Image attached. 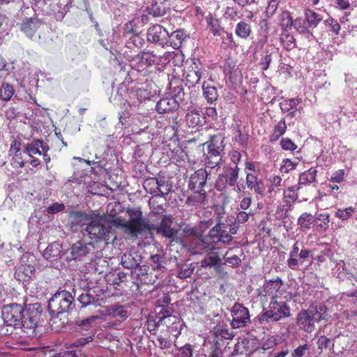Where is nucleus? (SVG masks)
Here are the masks:
<instances>
[{
  "label": "nucleus",
  "mask_w": 357,
  "mask_h": 357,
  "mask_svg": "<svg viewBox=\"0 0 357 357\" xmlns=\"http://www.w3.org/2000/svg\"><path fill=\"white\" fill-rule=\"evenodd\" d=\"M24 309L21 305L13 303L3 306L0 320V336L12 335L13 331L24 326L23 320Z\"/></svg>",
  "instance_id": "obj_1"
},
{
  "label": "nucleus",
  "mask_w": 357,
  "mask_h": 357,
  "mask_svg": "<svg viewBox=\"0 0 357 357\" xmlns=\"http://www.w3.org/2000/svg\"><path fill=\"white\" fill-rule=\"evenodd\" d=\"M327 307L325 305H310L307 310H301L297 314V325L300 329L311 333L315 330V324L326 319Z\"/></svg>",
  "instance_id": "obj_2"
},
{
  "label": "nucleus",
  "mask_w": 357,
  "mask_h": 357,
  "mask_svg": "<svg viewBox=\"0 0 357 357\" xmlns=\"http://www.w3.org/2000/svg\"><path fill=\"white\" fill-rule=\"evenodd\" d=\"M86 231L95 242L105 241L106 244L114 243L116 238L111 223L98 216L87 224Z\"/></svg>",
  "instance_id": "obj_3"
},
{
  "label": "nucleus",
  "mask_w": 357,
  "mask_h": 357,
  "mask_svg": "<svg viewBox=\"0 0 357 357\" xmlns=\"http://www.w3.org/2000/svg\"><path fill=\"white\" fill-rule=\"evenodd\" d=\"M257 296L261 302L282 300V298L291 299L292 294L288 292L284 287V282L280 278L265 280L262 287L257 289Z\"/></svg>",
  "instance_id": "obj_4"
},
{
  "label": "nucleus",
  "mask_w": 357,
  "mask_h": 357,
  "mask_svg": "<svg viewBox=\"0 0 357 357\" xmlns=\"http://www.w3.org/2000/svg\"><path fill=\"white\" fill-rule=\"evenodd\" d=\"M290 301L291 299L287 298L271 301L268 310H264L258 317L259 324L262 325L276 322L289 317L291 313L287 303Z\"/></svg>",
  "instance_id": "obj_5"
},
{
  "label": "nucleus",
  "mask_w": 357,
  "mask_h": 357,
  "mask_svg": "<svg viewBox=\"0 0 357 357\" xmlns=\"http://www.w3.org/2000/svg\"><path fill=\"white\" fill-rule=\"evenodd\" d=\"M130 218L126 222L124 231L131 237H137L145 231L151 233V224L143 216L141 211H128Z\"/></svg>",
  "instance_id": "obj_6"
},
{
  "label": "nucleus",
  "mask_w": 357,
  "mask_h": 357,
  "mask_svg": "<svg viewBox=\"0 0 357 357\" xmlns=\"http://www.w3.org/2000/svg\"><path fill=\"white\" fill-rule=\"evenodd\" d=\"M73 301L71 294L61 291L55 294L49 301L48 310L53 315H59L68 312Z\"/></svg>",
  "instance_id": "obj_7"
},
{
  "label": "nucleus",
  "mask_w": 357,
  "mask_h": 357,
  "mask_svg": "<svg viewBox=\"0 0 357 357\" xmlns=\"http://www.w3.org/2000/svg\"><path fill=\"white\" fill-rule=\"evenodd\" d=\"M45 22L36 16L26 17L18 24L20 30L31 40L40 39V31Z\"/></svg>",
  "instance_id": "obj_8"
},
{
  "label": "nucleus",
  "mask_w": 357,
  "mask_h": 357,
  "mask_svg": "<svg viewBox=\"0 0 357 357\" xmlns=\"http://www.w3.org/2000/svg\"><path fill=\"white\" fill-rule=\"evenodd\" d=\"M239 171L240 168L238 165L225 166L223 173L219 174L216 180L215 188L218 191H222L226 189L227 185L234 186L238 178Z\"/></svg>",
  "instance_id": "obj_9"
},
{
  "label": "nucleus",
  "mask_w": 357,
  "mask_h": 357,
  "mask_svg": "<svg viewBox=\"0 0 357 357\" xmlns=\"http://www.w3.org/2000/svg\"><path fill=\"white\" fill-rule=\"evenodd\" d=\"M174 218L172 215H164L162 216L159 225L151 224V233L155 232L166 238L174 241L178 234V230L173 227Z\"/></svg>",
  "instance_id": "obj_10"
},
{
  "label": "nucleus",
  "mask_w": 357,
  "mask_h": 357,
  "mask_svg": "<svg viewBox=\"0 0 357 357\" xmlns=\"http://www.w3.org/2000/svg\"><path fill=\"white\" fill-rule=\"evenodd\" d=\"M172 308L166 307H162L161 310L155 315L149 314L146 320V329L152 335H155L158 328L162 324H166V320L172 318Z\"/></svg>",
  "instance_id": "obj_11"
},
{
  "label": "nucleus",
  "mask_w": 357,
  "mask_h": 357,
  "mask_svg": "<svg viewBox=\"0 0 357 357\" xmlns=\"http://www.w3.org/2000/svg\"><path fill=\"white\" fill-rule=\"evenodd\" d=\"M232 320L231 326L233 328L245 327L250 323V312L243 304L235 303L231 308Z\"/></svg>",
  "instance_id": "obj_12"
},
{
  "label": "nucleus",
  "mask_w": 357,
  "mask_h": 357,
  "mask_svg": "<svg viewBox=\"0 0 357 357\" xmlns=\"http://www.w3.org/2000/svg\"><path fill=\"white\" fill-rule=\"evenodd\" d=\"M222 140L218 142L216 137L211 139V143L208 146V153L206 155L205 165L208 168H214L218 166L222 160L220 152L223 150L224 146L222 145Z\"/></svg>",
  "instance_id": "obj_13"
},
{
  "label": "nucleus",
  "mask_w": 357,
  "mask_h": 357,
  "mask_svg": "<svg viewBox=\"0 0 357 357\" xmlns=\"http://www.w3.org/2000/svg\"><path fill=\"white\" fill-rule=\"evenodd\" d=\"M310 251L306 248L300 250L298 242L295 243L289 252V257L287 261V264L291 270H296L299 264V257L301 263H303L310 256Z\"/></svg>",
  "instance_id": "obj_14"
},
{
  "label": "nucleus",
  "mask_w": 357,
  "mask_h": 357,
  "mask_svg": "<svg viewBox=\"0 0 357 357\" xmlns=\"http://www.w3.org/2000/svg\"><path fill=\"white\" fill-rule=\"evenodd\" d=\"M169 37L168 31L160 24H153L147 31V40L153 43L163 45Z\"/></svg>",
  "instance_id": "obj_15"
},
{
  "label": "nucleus",
  "mask_w": 357,
  "mask_h": 357,
  "mask_svg": "<svg viewBox=\"0 0 357 357\" xmlns=\"http://www.w3.org/2000/svg\"><path fill=\"white\" fill-rule=\"evenodd\" d=\"M208 173L204 169H199L191 175L189 181V188L192 190H204L206 185Z\"/></svg>",
  "instance_id": "obj_16"
},
{
  "label": "nucleus",
  "mask_w": 357,
  "mask_h": 357,
  "mask_svg": "<svg viewBox=\"0 0 357 357\" xmlns=\"http://www.w3.org/2000/svg\"><path fill=\"white\" fill-rule=\"evenodd\" d=\"M183 76L188 87L195 86L199 83L202 76V71L198 68L195 61H193L187 69L184 70Z\"/></svg>",
  "instance_id": "obj_17"
},
{
  "label": "nucleus",
  "mask_w": 357,
  "mask_h": 357,
  "mask_svg": "<svg viewBox=\"0 0 357 357\" xmlns=\"http://www.w3.org/2000/svg\"><path fill=\"white\" fill-rule=\"evenodd\" d=\"M106 312L109 317L120 322L126 320L128 317V307L119 303L107 306Z\"/></svg>",
  "instance_id": "obj_18"
},
{
  "label": "nucleus",
  "mask_w": 357,
  "mask_h": 357,
  "mask_svg": "<svg viewBox=\"0 0 357 357\" xmlns=\"http://www.w3.org/2000/svg\"><path fill=\"white\" fill-rule=\"evenodd\" d=\"M92 248H93L92 243H86L82 241H77L70 248V256L73 259H80L89 254Z\"/></svg>",
  "instance_id": "obj_19"
},
{
  "label": "nucleus",
  "mask_w": 357,
  "mask_h": 357,
  "mask_svg": "<svg viewBox=\"0 0 357 357\" xmlns=\"http://www.w3.org/2000/svg\"><path fill=\"white\" fill-rule=\"evenodd\" d=\"M17 141L13 139L9 149V154L12 156L10 165L15 169L22 168L25 165V160L19 146H17Z\"/></svg>",
  "instance_id": "obj_20"
},
{
  "label": "nucleus",
  "mask_w": 357,
  "mask_h": 357,
  "mask_svg": "<svg viewBox=\"0 0 357 357\" xmlns=\"http://www.w3.org/2000/svg\"><path fill=\"white\" fill-rule=\"evenodd\" d=\"M180 105L174 98L160 99L156 104V111L160 114L169 113L177 111Z\"/></svg>",
  "instance_id": "obj_21"
},
{
  "label": "nucleus",
  "mask_w": 357,
  "mask_h": 357,
  "mask_svg": "<svg viewBox=\"0 0 357 357\" xmlns=\"http://www.w3.org/2000/svg\"><path fill=\"white\" fill-rule=\"evenodd\" d=\"M169 0H153L151 5L147 7L148 13L153 17H161L169 10Z\"/></svg>",
  "instance_id": "obj_22"
},
{
  "label": "nucleus",
  "mask_w": 357,
  "mask_h": 357,
  "mask_svg": "<svg viewBox=\"0 0 357 357\" xmlns=\"http://www.w3.org/2000/svg\"><path fill=\"white\" fill-rule=\"evenodd\" d=\"M35 268L31 265H21L15 273V278L22 282H29L35 274Z\"/></svg>",
  "instance_id": "obj_23"
},
{
  "label": "nucleus",
  "mask_w": 357,
  "mask_h": 357,
  "mask_svg": "<svg viewBox=\"0 0 357 357\" xmlns=\"http://www.w3.org/2000/svg\"><path fill=\"white\" fill-rule=\"evenodd\" d=\"M244 171L246 175L245 184L248 188L259 178L260 169L254 162L247 161L245 162Z\"/></svg>",
  "instance_id": "obj_24"
},
{
  "label": "nucleus",
  "mask_w": 357,
  "mask_h": 357,
  "mask_svg": "<svg viewBox=\"0 0 357 357\" xmlns=\"http://www.w3.org/2000/svg\"><path fill=\"white\" fill-rule=\"evenodd\" d=\"M160 54L152 52L143 51L141 54H137V59H138L141 63L145 66H151L158 63L160 61Z\"/></svg>",
  "instance_id": "obj_25"
},
{
  "label": "nucleus",
  "mask_w": 357,
  "mask_h": 357,
  "mask_svg": "<svg viewBox=\"0 0 357 357\" xmlns=\"http://www.w3.org/2000/svg\"><path fill=\"white\" fill-rule=\"evenodd\" d=\"M282 342V337L278 334L269 335L263 340L261 346L254 350V352H261V351H267L273 349L275 346Z\"/></svg>",
  "instance_id": "obj_26"
},
{
  "label": "nucleus",
  "mask_w": 357,
  "mask_h": 357,
  "mask_svg": "<svg viewBox=\"0 0 357 357\" xmlns=\"http://www.w3.org/2000/svg\"><path fill=\"white\" fill-rule=\"evenodd\" d=\"M301 98H282V100L279 104L282 112H287L291 110L297 109L298 108L303 107L301 105Z\"/></svg>",
  "instance_id": "obj_27"
},
{
  "label": "nucleus",
  "mask_w": 357,
  "mask_h": 357,
  "mask_svg": "<svg viewBox=\"0 0 357 357\" xmlns=\"http://www.w3.org/2000/svg\"><path fill=\"white\" fill-rule=\"evenodd\" d=\"M221 259L218 252H211L204 259L201 261L202 268H211L214 266L217 272L220 271Z\"/></svg>",
  "instance_id": "obj_28"
},
{
  "label": "nucleus",
  "mask_w": 357,
  "mask_h": 357,
  "mask_svg": "<svg viewBox=\"0 0 357 357\" xmlns=\"http://www.w3.org/2000/svg\"><path fill=\"white\" fill-rule=\"evenodd\" d=\"M253 213L250 212H246L244 210L239 211L236 218L233 223V225H229V231L231 234H236L238 229V226L240 224L245 223L248 221L250 215H252Z\"/></svg>",
  "instance_id": "obj_29"
},
{
  "label": "nucleus",
  "mask_w": 357,
  "mask_h": 357,
  "mask_svg": "<svg viewBox=\"0 0 357 357\" xmlns=\"http://www.w3.org/2000/svg\"><path fill=\"white\" fill-rule=\"evenodd\" d=\"M304 17L306 19L310 28H316L318 24L324 20V17L314 10L307 8L304 11Z\"/></svg>",
  "instance_id": "obj_30"
},
{
  "label": "nucleus",
  "mask_w": 357,
  "mask_h": 357,
  "mask_svg": "<svg viewBox=\"0 0 357 357\" xmlns=\"http://www.w3.org/2000/svg\"><path fill=\"white\" fill-rule=\"evenodd\" d=\"M204 117L197 111H191L185 115V122L189 128H195L203 125Z\"/></svg>",
  "instance_id": "obj_31"
},
{
  "label": "nucleus",
  "mask_w": 357,
  "mask_h": 357,
  "mask_svg": "<svg viewBox=\"0 0 357 357\" xmlns=\"http://www.w3.org/2000/svg\"><path fill=\"white\" fill-rule=\"evenodd\" d=\"M317 170L315 167H311L300 174L299 186L307 185L316 181Z\"/></svg>",
  "instance_id": "obj_32"
},
{
  "label": "nucleus",
  "mask_w": 357,
  "mask_h": 357,
  "mask_svg": "<svg viewBox=\"0 0 357 357\" xmlns=\"http://www.w3.org/2000/svg\"><path fill=\"white\" fill-rule=\"evenodd\" d=\"M206 198V192L204 190H193V193L188 197L186 204L192 206H197L204 204Z\"/></svg>",
  "instance_id": "obj_33"
},
{
  "label": "nucleus",
  "mask_w": 357,
  "mask_h": 357,
  "mask_svg": "<svg viewBox=\"0 0 357 357\" xmlns=\"http://www.w3.org/2000/svg\"><path fill=\"white\" fill-rule=\"evenodd\" d=\"M206 21L207 23V27L213 36H219L225 32L224 28L221 26L220 21L218 19L213 17L211 15L206 17Z\"/></svg>",
  "instance_id": "obj_34"
},
{
  "label": "nucleus",
  "mask_w": 357,
  "mask_h": 357,
  "mask_svg": "<svg viewBox=\"0 0 357 357\" xmlns=\"http://www.w3.org/2000/svg\"><path fill=\"white\" fill-rule=\"evenodd\" d=\"M287 123L284 119H281L273 128L272 133L269 135V141H278L287 131Z\"/></svg>",
  "instance_id": "obj_35"
},
{
  "label": "nucleus",
  "mask_w": 357,
  "mask_h": 357,
  "mask_svg": "<svg viewBox=\"0 0 357 357\" xmlns=\"http://www.w3.org/2000/svg\"><path fill=\"white\" fill-rule=\"evenodd\" d=\"M252 33V28L250 24L242 20L239 22L235 28L236 35L242 39H247Z\"/></svg>",
  "instance_id": "obj_36"
},
{
  "label": "nucleus",
  "mask_w": 357,
  "mask_h": 357,
  "mask_svg": "<svg viewBox=\"0 0 357 357\" xmlns=\"http://www.w3.org/2000/svg\"><path fill=\"white\" fill-rule=\"evenodd\" d=\"M314 222V215L309 213H303L298 219V225L303 231L310 230Z\"/></svg>",
  "instance_id": "obj_37"
},
{
  "label": "nucleus",
  "mask_w": 357,
  "mask_h": 357,
  "mask_svg": "<svg viewBox=\"0 0 357 357\" xmlns=\"http://www.w3.org/2000/svg\"><path fill=\"white\" fill-rule=\"evenodd\" d=\"M40 147H42V140L34 139L31 143L26 144L24 152L28 154L29 157H31L33 155H41Z\"/></svg>",
  "instance_id": "obj_38"
},
{
  "label": "nucleus",
  "mask_w": 357,
  "mask_h": 357,
  "mask_svg": "<svg viewBox=\"0 0 357 357\" xmlns=\"http://www.w3.org/2000/svg\"><path fill=\"white\" fill-rule=\"evenodd\" d=\"M126 36L128 37L126 47L129 49H132L135 47L140 49L144 46L145 43L144 39L137 33H133L130 35V36Z\"/></svg>",
  "instance_id": "obj_39"
},
{
  "label": "nucleus",
  "mask_w": 357,
  "mask_h": 357,
  "mask_svg": "<svg viewBox=\"0 0 357 357\" xmlns=\"http://www.w3.org/2000/svg\"><path fill=\"white\" fill-rule=\"evenodd\" d=\"M185 33L183 30L178 29L172 33L171 35H169V37L171 39V45L172 46L176 49L178 48L184 39L185 38Z\"/></svg>",
  "instance_id": "obj_40"
},
{
  "label": "nucleus",
  "mask_w": 357,
  "mask_h": 357,
  "mask_svg": "<svg viewBox=\"0 0 357 357\" xmlns=\"http://www.w3.org/2000/svg\"><path fill=\"white\" fill-rule=\"evenodd\" d=\"M326 29L332 32L335 35H338L340 33V31L341 29L340 24L337 22L336 20L331 17L328 15V17L324 21Z\"/></svg>",
  "instance_id": "obj_41"
},
{
  "label": "nucleus",
  "mask_w": 357,
  "mask_h": 357,
  "mask_svg": "<svg viewBox=\"0 0 357 357\" xmlns=\"http://www.w3.org/2000/svg\"><path fill=\"white\" fill-rule=\"evenodd\" d=\"M280 24L282 29L287 31L293 26L294 21L289 11H283L279 16Z\"/></svg>",
  "instance_id": "obj_42"
},
{
  "label": "nucleus",
  "mask_w": 357,
  "mask_h": 357,
  "mask_svg": "<svg viewBox=\"0 0 357 357\" xmlns=\"http://www.w3.org/2000/svg\"><path fill=\"white\" fill-rule=\"evenodd\" d=\"M15 93L13 86L8 83H3L0 87V98L8 101L10 100Z\"/></svg>",
  "instance_id": "obj_43"
},
{
  "label": "nucleus",
  "mask_w": 357,
  "mask_h": 357,
  "mask_svg": "<svg viewBox=\"0 0 357 357\" xmlns=\"http://www.w3.org/2000/svg\"><path fill=\"white\" fill-rule=\"evenodd\" d=\"M271 185L268 187V194L270 197H275L277 194V188L281 185L282 178L278 175H271L269 178Z\"/></svg>",
  "instance_id": "obj_44"
},
{
  "label": "nucleus",
  "mask_w": 357,
  "mask_h": 357,
  "mask_svg": "<svg viewBox=\"0 0 357 357\" xmlns=\"http://www.w3.org/2000/svg\"><path fill=\"white\" fill-rule=\"evenodd\" d=\"M204 96L208 102L215 101L218 97L217 89L215 86H206L203 84Z\"/></svg>",
  "instance_id": "obj_45"
},
{
  "label": "nucleus",
  "mask_w": 357,
  "mask_h": 357,
  "mask_svg": "<svg viewBox=\"0 0 357 357\" xmlns=\"http://www.w3.org/2000/svg\"><path fill=\"white\" fill-rule=\"evenodd\" d=\"M209 238L212 239V242L215 244L220 241H227V236H220V222L217 223L213 228H211L208 234Z\"/></svg>",
  "instance_id": "obj_46"
},
{
  "label": "nucleus",
  "mask_w": 357,
  "mask_h": 357,
  "mask_svg": "<svg viewBox=\"0 0 357 357\" xmlns=\"http://www.w3.org/2000/svg\"><path fill=\"white\" fill-rule=\"evenodd\" d=\"M281 43L287 50H291L296 47L294 36L289 33H282L280 37Z\"/></svg>",
  "instance_id": "obj_47"
},
{
  "label": "nucleus",
  "mask_w": 357,
  "mask_h": 357,
  "mask_svg": "<svg viewBox=\"0 0 357 357\" xmlns=\"http://www.w3.org/2000/svg\"><path fill=\"white\" fill-rule=\"evenodd\" d=\"M293 26L296 29V30L300 33H309V26L306 21L305 17L301 18L298 17L295 20L293 23Z\"/></svg>",
  "instance_id": "obj_48"
},
{
  "label": "nucleus",
  "mask_w": 357,
  "mask_h": 357,
  "mask_svg": "<svg viewBox=\"0 0 357 357\" xmlns=\"http://www.w3.org/2000/svg\"><path fill=\"white\" fill-rule=\"evenodd\" d=\"M250 190H252L255 193L264 196L265 192V184L261 178H259L256 181L252 183L250 187H248Z\"/></svg>",
  "instance_id": "obj_49"
},
{
  "label": "nucleus",
  "mask_w": 357,
  "mask_h": 357,
  "mask_svg": "<svg viewBox=\"0 0 357 357\" xmlns=\"http://www.w3.org/2000/svg\"><path fill=\"white\" fill-rule=\"evenodd\" d=\"M355 211L356 208L352 206H349L343 209L339 208L335 212V215L342 220H348L352 215V214L354 213Z\"/></svg>",
  "instance_id": "obj_50"
},
{
  "label": "nucleus",
  "mask_w": 357,
  "mask_h": 357,
  "mask_svg": "<svg viewBox=\"0 0 357 357\" xmlns=\"http://www.w3.org/2000/svg\"><path fill=\"white\" fill-rule=\"evenodd\" d=\"M198 239L202 243L203 248L204 250L210 251H213L214 250H215V248L214 246L215 243L212 242L211 238H209L208 234L204 236L201 233V236H199Z\"/></svg>",
  "instance_id": "obj_51"
},
{
  "label": "nucleus",
  "mask_w": 357,
  "mask_h": 357,
  "mask_svg": "<svg viewBox=\"0 0 357 357\" xmlns=\"http://www.w3.org/2000/svg\"><path fill=\"white\" fill-rule=\"evenodd\" d=\"M301 186L299 185H294L288 188L287 189L284 190V197L289 198L291 201L294 202L298 199V193L297 191L299 190Z\"/></svg>",
  "instance_id": "obj_52"
},
{
  "label": "nucleus",
  "mask_w": 357,
  "mask_h": 357,
  "mask_svg": "<svg viewBox=\"0 0 357 357\" xmlns=\"http://www.w3.org/2000/svg\"><path fill=\"white\" fill-rule=\"evenodd\" d=\"M224 17L227 20L236 21L239 18L237 8L236 6H227Z\"/></svg>",
  "instance_id": "obj_53"
},
{
  "label": "nucleus",
  "mask_w": 357,
  "mask_h": 357,
  "mask_svg": "<svg viewBox=\"0 0 357 357\" xmlns=\"http://www.w3.org/2000/svg\"><path fill=\"white\" fill-rule=\"evenodd\" d=\"M317 219L321 222L318 225L319 227L323 229L324 231L328 229L330 222V215L328 213H320L317 215Z\"/></svg>",
  "instance_id": "obj_54"
},
{
  "label": "nucleus",
  "mask_w": 357,
  "mask_h": 357,
  "mask_svg": "<svg viewBox=\"0 0 357 357\" xmlns=\"http://www.w3.org/2000/svg\"><path fill=\"white\" fill-rule=\"evenodd\" d=\"M280 146L285 151H294L297 149V145L289 138H282L280 141Z\"/></svg>",
  "instance_id": "obj_55"
},
{
  "label": "nucleus",
  "mask_w": 357,
  "mask_h": 357,
  "mask_svg": "<svg viewBox=\"0 0 357 357\" xmlns=\"http://www.w3.org/2000/svg\"><path fill=\"white\" fill-rule=\"evenodd\" d=\"M297 165L296 162H292L290 159H285L282 161L280 171L282 173H288L290 170L294 169Z\"/></svg>",
  "instance_id": "obj_56"
},
{
  "label": "nucleus",
  "mask_w": 357,
  "mask_h": 357,
  "mask_svg": "<svg viewBox=\"0 0 357 357\" xmlns=\"http://www.w3.org/2000/svg\"><path fill=\"white\" fill-rule=\"evenodd\" d=\"M331 343V340L330 338L321 335L319 337L317 344H318V349L321 350L320 353L322 352V350L324 349H327L330 347V344Z\"/></svg>",
  "instance_id": "obj_57"
},
{
  "label": "nucleus",
  "mask_w": 357,
  "mask_h": 357,
  "mask_svg": "<svg viewBox=\"0 0 357 357\" xmlns=\"http://www.w3.org/2000/svg\"><path fill=\"white\" fill-rule=\"evenodd\" d=\"M227 227L224 224L222 225L221 223H220V236L222 237V236H225L227 237V241L225 240L224 241H220V242L222 243H225V244L229 243L233 239V238L231 236V235L233 234H231L229 231H228L227 230Z\"/></svg>",
  "instance_id": "obj_58"
},
{
  "label": "nucleus",
  "mask_w": 357,
  "mask_h": 357,
  "mask_svg": "<svg viewBox=\"0 0 357 357\" xmlns=\"http://www.w3.org/2000/svg\"><path fill=\"white\" fill-rule=\"evenodd\" d=\"M179 351L178 357H192V345L190 344H185L183 347L180 348Z\"/></svg>",
  "instance_id": "obj_59"
},
{
  "label": "nucleus",
  "mask_w": 357,
  "mask_h": 357,
  "mask_svg": "<svg viewBox=\"0 0 357 357\" xmlns=\"http://www.w3.org/2000/svg\"><path fill=\"white\" fill-rule=\"evenodd\" d=\"M227 255V252L225 254V255ZM225 257V262L229 264L231 267L236 268L241 266V260L237 255H234L232 257Z\"/></svg>",
  "instance_id": "obj_60"
},
{
  "label": "nucleus",
  "mask_w": 357,
  "mask_h": 357,
  "mask_svg": "<svg viewBox=\"0 0 357 357\" xmlns=\"http://www.w3.org/2000/svg\"><path fill=\"white\" fill-rule=\"evenodd\" d=\"M65 209L63 204L54 203L47 208V212L49 214H55L59 212H61Z\"/></svg>",
  "instance_id": "obj_61"
},
{
  "label": "nucleus",
  "mask_w": 357,
  "mask_h": 357,
  "mask_svg": "<svg viewBox=\"0 0 357 357\" xmlns=\"http://www.w3.org/2000/svg\"><path fill=\"white\" fill-rule=\"evenodd\" d=\"M193 272L194 267L192 266V264H190V266L181 268L178 273V277L181 279H185L190 277Z\"/></svg>",
  "instance_id": "obj_62"
},
{
  "label": "nucleus",
  "mask_w": 357,
  "mask_h": 357,
  "mask_svg": "<svg viewBox=\"0 0 357 357\" xmlns=\"http://www.w3.org/2000/svg\"><path fill=\"white\" fill-rule=\"evenodd\" d=\"M345 173L344 169H338L335 172L331 178V181L333 183H341L344 178Z\"/></svg>",
  "instance_id": "obj_63"
},
{
  "label": "nucleus",
  "mask_w": 357,
  "mask_h": 357,
  "mask_svg": "<svg viewBox=\"0 0 357 357\" xmlns=\"http://www.w3.org/2000/svg\"><path fill=\"white\" fill-rule=\"evenodd\" d=\"M309 349V346L307 344L300 345L298 347L295 349L291 354L292 357H303L305 351Z\"/></svg>",
  "instance_id": "obj_64"
}]
</instances>
